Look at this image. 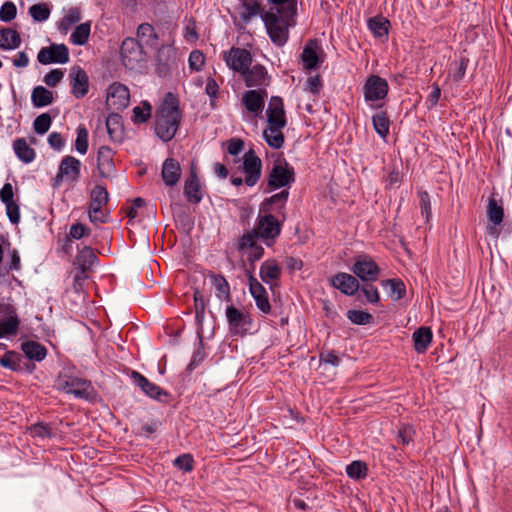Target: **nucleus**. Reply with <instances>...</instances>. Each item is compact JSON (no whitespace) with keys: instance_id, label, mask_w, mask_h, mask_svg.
Returning a JSON list of instances; mask_svg holds the SVG:
<instances>
[{"instance_id":"obj_1","label":"nucleus","mask_w":512,"mask_h":512,"mask_svg":"<svg viewBox=\"0 0 512 512\" xmlns=\"http://www.w3.org/2000/svg\"><path fill=\"white\" fill-rule=\"evenodd\" d=\"M182 113L178 97L168 92L155 115V133L164 142L172 140L179 128Z\"/></svg>"},{"instance_id":"obj_2","label":"nucleus","mask_w":512,"mask_h":512,"mask_svg":"<svg viewBox=\"0 0 512 512\" xmlns=\"http://www.w3.org/2000/svg\"><path fill=\"white\" fill-rule=\"evenodd\" d=\"M279 13V11L268 10L262 13L261 18L271 41L281 47L288 41L289 28L294 26L296 22L295 16Z\"/></svg>"},{"instance_id":"obj_3","label":"nucleus","mask_w":512,"mask_h":512,"mask_svg":"<svg viewBox=\"0 0 512 512\" xmlns=\"http://www.w3.org/2000/svg\"><path fill=\"white\" fill-rule=\"evenodd\" d=\"M281 227V222L274 215L259 213L255 227L247 233L261 238L267 246H271L280 235Z\"/></svg>"},{"instance_id":"obj_4","label":"nucleus","mask_w":512,"mask_h":512,"mask_svg":"<svg viewBox=\"0 0 512 512\" xmlns=\"http://www.w3.org/2000/svg\"><path fill=\"white\" fill-rule=\"evenodd\" d=\"M295 181L294 168L289 165L285 159H278L275 161L271 171L268 175L267 191L273 190L290 185Z\"/></svg>"},{"instance_id":"obj_5","label":"nucleus","mask_w":512,"mask_h":512,"mask_svg":"<svg viewBox=\"0 0 512 512\" xmlns=\"http://www.w3.org/2000/svg\"><path fill=\"white\" fill-rule=\"evenodd\" d=\"M123 65L134 70L141 66L146 60V53L142 44L135 38H126L120 49Z\"/></svg>"},{"instance_id":"obj_6","label":"nucleus","mask_w":512,"mask_h":512,"mask_svg":"<svg viewBox=\"0 0 512 512\" xmlns=\"http://www.w3.org/2000/svg\"><path fill=\"white\" fill-rule=\"evenodd\" d=\"M177 50L172 45L161 46L156 55L155 71L158 76L166 77L171 71L177 68Z\"/></svg>"},{"instance_id":"obj_7","label":"nucleus","mask_w":512,"mask_h":512,"mask_svg":"<svg viewBox=\"0 0 512 512\" xmlns=\"http://www.w3.org/2000/svg\"><path fill=\"white\" fill-rule=\"evenodd\" d=\"M352 272L364 282H374L380 275L377 263L368 255H359L355 259Z\"/></svg>"},{"instance_id":"obj_8","label":"nucleus","mask_w":512,"mask_h":512,"mask_svg":"<svg viewBox=\"0 0 512 512\" xmlns=\"http://www.w3.org/2000/svg\"><path fill=\"white\" fill-rule=\"evenodd\" d=\"M223 59L230 69L240 74L252 64V55L245 48L232 47L223 53Z\"/></svg>"},{"instance_id":"obj_9","label":"nucleus","mask_w":512,"mask_h":512,"mask_svg":"<svg viewBox=\"0 0 512 512\" xmlns=\"http://www.w3.org/2000/svg\"><path fill=\"white\" fill-rule=\"evenodd\" d=\"M225 314L231 334L242 336L247 333L252 323L248 313L230 305L226 308Z\"/></svg>"},{"instance_id":"obj_10","label":"nucleus","mask_w":512,"mask_h":512,"mask_svg":"<svg viewBox=\"0 0 512 512\" xmlns=\"http://www.w3.org/2000/svg\"><path fill=\"white\" fill-rule=\"evenodd\" d=\"M129 89L119 82L112 83L107 89L106 105L109 109L123 110L129 105Z\"/></svg>"},{"instance_id":"obj_11","label":"nucleus","mask_w":512,"mask_h":512,"mask_svg":"<svg viewBox=\"0 0 512 512\" xmlns=\"http://www.w3.org/2000/svg\"><path fill=\"white\" fill-rule=\"evenodd\" d=\"M37 60L43 65L50 63L65 64L69 61V50L65 44L53 43L40 49Z\"/></svg>"},{"instance_id":"obj_12","label":"nucleus","mask_w":512,"mask_h":512,"mask_svg":"<svg viewBox=\"0 0 512 512\" xmlns=\"http://www.w3.org/2000/svg\"><path fill=\"white\" fill-rule=\"evenodd\" d=\"M243 172L247 186H254L261 177L262 161L253 149L248 150L243 157Z\"/></svg>"},{"instance_id":"obj_13","label":"nucleus","mask_w":512,"mask_h":512,"mask_svg":"<svg viewBox=\"0 0 512 512\" xmlns=\"http://www.w3.org/2000/svg\"><path fill=\"white\" fill-rule=\"evenodd\" d=\"M389 86L384 78L371 75L364 84V97L366 101L374 102L383 100L388 94Z\"/></svg>"},{"instance_id":"obj_14","label":"nucleus","mask_w":512,"mask_h":512,"mask_svg":"<svg viewBox=\"0 0 512 512\" xmlns=\"http://www.w3.org/2000/svg\"><path fill=\"white\" fill-rule=\"evenodd\" d=\"M249 290L256 302L257 308L265 314L270 313L271 306L264 286L254 277L251 271H247Z\"/></svg>"},{"instance_id":"obj_15","label":"nucleus","mask_w":512,"mask_h":512,"mask_svg":"<svg viewBox=\"0 0 512 512\" xmlns=\"http://www.w3.org/2000/svg\"><path fill=\"white\" fill-rule=\"evenodd\" d=\"M131 378L134 383L149 397L158 401H167L168 392L150 382L145 376L137 371H132Z\"/></svg>"},{"instance_id":"obj_16","label":"nucleus","mask_w":512,"mask_h":512,"mask_svg":"<svg viewBox=\"0 0 512 512\" xmlns=\"http://www.w3.org/2000/svg\"><path fill=\"white\" fill-rule=\"evenodd\" d=\"M267 98V91L265 89L247 90L244 92L241 102L246 110L254 115L262 112Z\"/></svg>"},{"instance_id":"obj_17","label":"nucleus","mask_w":512,"mask_h":512,"mask_svg":"<svg viewBox=\"0 0 512 512\" xmlns=\"http://www.w3.org/2000/svg\"><path fill=\"white\" fill-rule=\"evenodd\" d=\"M71 93L77 99L83 98L89 91V77L81 67H73L70 72Z\"/></svg>"},{"instance_id":"obj_18","label":"nucleus","mask_w":512,"mask_h":512,"mask_svg":"<svg viewBox=\"0 0 512 512\" xmlns=\"http://www.w3.org/2000/svg\"><path fill=\"white\" fill-rule=\"evenodd\" d=\"M0 313L8 315V318L0 321V338L17 334L20 320L14 308L11 305L0 303Z\"/></svg>"},{"instance_id":"obj_19","label":"nucleus","mask_w":512,"mask_h":512,"mask_svg":"<svg viewBox=\"0 0 512 512\" xmlns=\"http://www.w3.org/2000/svg\"><path fill=\"white\" fill-rule=\"evenodd\" d=\"M241 76L247 87H258L261 89V87L269 84V76L266 68L260 64H256L251 68L249 67Z\"/></svg>"},{"instance_id":"obj_20","label":"nucleus","mask_w":512,"mask_h":512,"mask_svg":"<svg viewBox=\"0 0 512 512\" xmlns=\"http://www.w3.org/2000/svg\"><path fill=\"white\" fill-rule=\"evenodd\" d=\"M267 124H275L286 126V112L284 109L283 99L279 96H272L270 98L268 108L266 110Z\"/></svg>"},{"instance_id":"obj_21","label":"nucleus","mask_w":512,"mask_h":512,"mask_svg":"<svg viewBox=\"0 0 512 512\" xmlns=\"http://www.w3.org/2000/svg\"><path fill=\"white\" fill-rule=\"evenodd\" d=\"M257 240L258 238L254 237V235L245 233L238 242L239 250H249L247 259L251 264L260 260L264 255V248L257 243Z\"/></svg>"},{"instance_id":"obj_22","label":"nucleus","mask_w":512,"mask_h":512,"mask_svg":"<svg viewBox=\"0 0 512 512\" xmlns=\"http://www.w3.org/2000/svg\"><path fill=\"white\" fill-rule=\"evenodd\" d=\"M61 388L68 394L87 399L90 395L91 383L82 378L71 377L61 384Z\"/></svg>"},{"instance_id":"obj_23","label":"nucleus","mask_w":512,"mask_h":512,"mask_svg":"<svg viewBox=\"0 0 512 512\" xmlns=\"http://www.w3.org/2000/svg\"><path fill=\"white\" fill-rule=\"evenodd\" d=\"M97 169L103 178H108L115 171L113 151L108 146H101L97 153Z\"/></svg>"},{"instance_id":"obj_24","label":"nucleus","mask_w":512,"mask_h":512,"mask_svg":"<svg viewBox=\"0 0 512 512\" xmlns=\"http://www.w3.org/2000/svg\"><path fill=\"white\" fill-rule=\"evenodd\" d=\"M332 285L349 296L354 295L360 288L357 278L344 272H340L333 277Z\"/></svg>"},{"instance_id":"obj_25","label":"nucleus","mask_w":512,"mask_h":512,"mask_svg":"<svg viewBox=\"0 0 512 512\" xmlns=\"http://www.w3.org/2000/svg\"><path fill=\"white\" fill-rule=\"evenodd\" d=\"M487 217L488 220L493 223V227H489V233L491 235H497V228L496 226L500 225L504 218V209L502 204H499L494 196L492 195L488 199V205H487Z\"/></svg>"},{"instance_id":"obj_26","label":"nucleus","mask_w":512,"mask_h":512,"mask_svg":"<svg viewBox=\"0 0 512 512\" xmlns=\"http://www.w3.org/2000/svg\"><path fill=\"white\" fill-rule=\"evenodd\" d=\"M162 179L167 186H174L181 176L180 164L173 158H167L162 167Z\"/></svg>"},{"instance_id":"obj_27","label":"nucleus","mask_w":512,"mask_h":512,"mask_svg":"<svg viewBox=\"0 0 512 512\" xmlns=\"http://www.w3.org/2000/svg\"><path fill=\"white\" fill-rule=\"evenodd\" d=\"M285 126L267 124V127L263 131V138L267 145L273 149H280L285 142V136L283 128Z\"/></svg>"},{"instance_id":"obj_28","label":"nucleus","mask_w":512,"mask_h":512,"mask_svg":"<svg viewBox=\"0 0 512 512\" xmlns=\"http://www.w3.org/2000/svg\"><path fill=\"white\" fill-rule=\"evenodd\" d=\"M184 195L191 203L197 204L202 200L200 181L194 170H191L189 178L185 181Z\"/></svg>"},{"instance_id":"obj_29","label":"nucleus","mask_w":512,"mask_h":512,"mask_svg":"<svg viewBox=\"0 0 512 512\" xmlns=\"http://www.w3.org/2000/svg\"><path fill=\"white\" fill-rule=\"evenodd\" d=\"M303 67L307 70H313L318 68L319 56H318V45L315 40H310L304 47L301 54Z\"/></svg>"},{"instance_id":"obj_30","label":"nucleus","mask_w":512,"mask_h":512,"mask_svg":"<svg viewBox=\"0 0 512 512\" xmlns=\"http://www.w3.org/2000/svg\"><path fill=\"white\" fill-rule=\"evenodd\" d=\"M81 162L73 156H65L59 166L60 174L70 181H76L80 175Z\"/></svg>"},{"instance_id":"obj_31","label":"nucleus","mask_w":512,"mask_h":512,"mask_svg":"<svg viewBox=\"0 0 512 512\" xmlns=\"http://www.w3.org/2000/svg\"><path fill=\"white\" fill-rule=\"evenodd\" d=\"M13 150L20 161L25 164L31 163L35 157V150L30 147L25 138H17L13 142Z\"/></svg>"},{"instance_id":"obj_32","label":"nucleus","mask_w":512,"mask_h":512,"mask_svg":"<svg viewBox=\"0 0 512 512\" xmlns=\"http://www.w3.org/2000/svg\"><path fill=\"white\" fill-rule=\"evenodd\" d=\"M281 267L275 259H269L262 263L260 267V277L263 282L271 284L281 276Z\"/></svg>"},{"instance_id":"obj_33","label":"nucleus","mask_w":512,"mask_h":512,"mask_svg":"<svg viewBox=\"0 0 512 512\" xmlns=\"http://www.w3.org/2000/svg\"><path fill=\"white\" fill-rule=\"evenodd\" d=\"M412 338L415 350L424 353L432 341V331L429 327L422 326L413 333Z\"/></svg>"},{"instance_id":"obj_34","label":"nucleus","mask_w":512,"mask_h":512,"mask_svg":"<svg viewBox=\"0 0 512 512\" xmlns=\"http://www.w3.org/2000/svg\"><path fill=\"white\" fill-rule=\"evenodd\" d=\"M21 44L19 33L12 28L0 29V48L4 50L16 49Z\"/></svg>"},{"instance_id":"obj_35","label":"nucleus","mask_w":512,"mask_h":512,"mask_svg":"<svg viewBox=\"0 0 512 512\" xmlns=\"http://www.w3.org/2000/svg\"><path fill=\"white\" fill-rule=\"evenodd\" d=\"M137 38L148 47H155L158 44L159 36L154 27L149 23H142L137 28Z\"/></svg>"},{"instance_id":"obj_36","label":"nucleus","mask_w":512,"mask_h":512,"mask_svg":"<svg viewBox=\"0 0 512 512\" xmlns=\"http://www.w3.org/2000/svg\"><path fill=\"white\" fill-rule=\"evenodd\" d=\"M194 307H195V318L197 322V335L202 341L203 337V319L205 315L206 302L198 289L194 291Z\"/></svg>"},{"instance_id":"obj_37","label":"nucleus","mask_w":512,"mask_h":512,"mask_svg":"<svg viewBox=\"0 0 512 512\" xmlns=\"http://www.w3.org/2000/svg\"><path fill=\"white\" fill-rule=\"evenodd\" d=\"M21 348L26 357L30 360L40 362L47 355L46 348L42 344L35 341L24 342L22 343Z\"/></svg>"},{"instance_id":"obj_38","label":"nucleus","mask_w":512,"mask_h":512,"mask_svg":"<svg viewBox=\"0 0 512 512\" xmlns=\"http://www.w3.org/2000/svg\"><path fill=\"white\" fill-rule=\"evenodd\" d=\"M109 201V194L105 186L96 185L90 194L89 208L97 209L103 208Z\"/></svg>"},{"instance_id":"obj_39","label":"nucleus","mask_w":512,"mask_h":512,"mask_svg":"<svg viewBox=\"0 0 512 512\" xmlns=\"http://www.w3.org/2000/svg\"><path fill=\"white\" fill-rule=\"evenodd\" d=\"M52 91L43 86H36L31 94V100L35 107L48 106L53 102Z\"/></svg>"},{"instance_id":"obj_40","label":"nucleus","mask_w":512,"mask_h":512,"mask_svg":"<svg viewBox=\"0 0 512 512\" xmlns=\"http://www.w3.org/2000/svg\"><path fill=\"white\" fill-rule=\"evenodd\" d=\"M240 18L243 22L248 23L252 17L261 14L262 15V7L259 2L252 1L248 2L247 0H243L240 4Z\"/></svg>"},{"instance_id":"obj_41","label":"nucleus","mask_w":512,"mask_h":512,"mask_svg":"<svg viewBox=\"0 0 512 512\" xmlns=\"http://www.w3.org/2000/svg\"><path fill=\"white\" fill-rule=\"evenodd\" d=\"M373 127L376 133L382 138L389 134L390 120L385 111H380L372 117Z\"/></svg>"},{"instance_id":"obj_42","label":"nucleus","mask_w":512,"mask_h":512,"mask_svg":"<svg viewBox=\"0 0 512 512\" xmlns=\"http://www.w3.org/2000/svg\"><path fill=\"white\" fill-rule=\"evenodd\" d=\"M272 4L269 10L279 11V14L295 16L297 13V0H269Z\"/></svg>"},{"instance_id":"obj_43","label":"nucleus","mask_w":512,"mask_h":512,"mask_svg":"<svg viewBox=\"0 0 512 512\" xmlns=\"http://www.w3.org/2000/svg\"><path fill=\"white\" fill-rule=\"evenodd\" d=\"M80 19V9L78 7H72L60 21L58 29L61 33L66 34L74 24L80 21Z\"/></svg>"},{"instance_id":"obj_44","label":"nucleus","mask_w":512,"mask_h":512,"mask_svg":"<svg viewBox=\"0 0 512 512\" xmlns=\"http://www.w3.org/2000/svg\"><path fill=\"white\" fill-rule=\"evenodd\" d=\"M79 268L83 271L89 270L97 260V257L90 247H84L76 257Z\"/></svg>"},{"instance_id":"obj_45","label":"nucleus","mask_w":512,"mask_h":512,"mask_svg":"<svg viewBox=\"0 0 512 512\" xmlns=\"http://www.w3.org/2000/svg\"><path fill=\"white\" fill-rule=\"evenodd\" d=\"M383 286L389 288L390 297L397 301L402 299L406 293L405 284L399 279H388L382 282Z\"/></svg>"},{"instance_id":"obj_46","label":"nucleus","mask_w":512,"mask_h":512,"mask_svg":"<svg viewBox=\"0 0 512 512\" xmlns=\"http://www.w3.org/2000/svg\"><path fill=\"white\" fill-rule=\"evenodd\" d=\"M91 31V23L85 22L78 25L71 34V42L76 45H84L88 42Z\"/></svg>"},{"instance_id":"obj_47","label":"nucleus","mask_w":512,"mask_h":512,"mask_svg":"<svg viewBox=\"0 0 512 512\" xmlns=\"http://www.w3.org/2000/svg\"><path fill=\"white\" fill-rule=\"evenodd\" d=\"M390 22L383 17H373L368 20V27L376 37L387 36Z\"/></svg>"},{"instance_id":"obj_48","label":"nucleus","mask_w":512,"mask_h":512,"mask_svg":"<svg viewBox=\"0 0 512 512\" xmlns=\"http://www.w3.org/2000/svg\"><path fill=\"white\" fill-rule=\"evenodd\" d=\"M122 117L118 113H110L106 119L107 132L111 139H116L122 131Z\"/></svg>"},{"instance_id":"obj_49","label":"nucleus","mask_w":512,"mask_h":512,"mask_svg":"<svg viewBox=\"0 0 512 512\" xmlns=\"http://www.w3.org/2000/svg\"><path fill=\"white\" fill-rule=\"evenodd\" d=\"M212 284L216 288V295L218 298H225L226 300H230V287L222 275L212 274L211 276Z\"/></svg>"},{"instance_id":"obj_50","label":"nucleus","mask_w":512,"mask_h":512,"mask_svg":"<svg viewBox=\"0 0 512 512\" xmlns=\"http://www.w3.org/2000/svg\"><path fill=\"white\" fill-rule=\"evenodd\" d=\"M368 467L365 462L353 461L346 467L347 475L356 480L364 479L367 476Z\"/></svg>"},{"instance_id":"obj_51","label":"nucleus","mask_w":512,"mask_h":512,"mask_svg":"<svg viewBox=\"0 0 512 512\" xmlns=\"http://www.w3.org/2000/svg\"><path fill=\"white\" fill-rule=\"evenodd\" d=\"M20 362V354L13 351H8L3 357H0V365L12 371H17L20 369Z\"/></svg>"},{"instance_id":"obj_52","label":"nucleus","mask_w":512,"mask_h":512,"mask_svg":"<svg viewBox=\"0 0 512 512\" xmlns=\"http://www.w3.org/2000/svg\"><path fill=\"white\" fill-rule=\"evenodd\" d=\"M347 318L357 325H366L373 322L374 317L372 314L362 310H349L347 312Z\"/></svg>"},{"instance_id":"obj_53","label":"nucleus","mask_w":512,"mask_h":512,"mask_svg":"<svg viewBox=\"0 0 512 512\" xmlns=\"http://www.w3.org/2000/svg\"><path fill=\"white\" fill-rule=\"evenodd\" d=\"M29 14L34 21L43 22L50 16V8L46 3L34 4L29 8Z\"/></svg>"},{"instance_id":"obj_54","label":"nucleus","mask_w":512,"mask_h":512,"mask_svg":"<svg viewBox=\"0 0 512 512\" xmlns=\"http://www.w3.org/2000/svg\"><path fill=\"white\" fill-rule=\"evenodd\" d=\"M289 197V191L288 190H282L281 192L272 195L269 198H266L262 204H261V212H269L270 206L273 204H276L278 202H283L282 206L280 208H284L285 202L287 201Z\"/></svg>"},{"instance_id":"obj_55","label":"nucleus","mask_w":512,"mask_h":512,"mask_svg":"<svg viewBox=\"0 0 512 512\" xmlns=\"http://www.w3.org/2000/svg\"><path fill=\"white\" fill-rule=\"evenodd\" d=\"M151 116V105L144 101L142 106H136L133 108V117L132 120L135 123H144Z\"/></svg>"},{"instance_id":"obj_56","label":"nucleus","mask_w":512,"mask_h":512,"mask_svg":"<svg viewBox=\"0 0 512 512\" xmlns=\"http://www.w3.org/2000/svg\"><path fill=\"white\" fill-rule=\"evenodd\" d=\"M51 123H52L51 116L48 113H43V114L37 116L36 119L34 120V123H33L34 131L39 135H43L49 130Z\"/></svg>"},{"instance_id":"obj_57","label":"nucleus","mask_w":512,"mask_h":512,"mask_svg":"<svg viewBox=\"0 0 512 512\" xmlns=\"http://www.w3.org/2000/svg\"><path fill=\"white\" fill-rule=\"evenodd\" d=\"M75 149L80 154H86L88 150V131L85 127L79 126L77 128V137L75 141Z\"/></svg>"},{"instance_id":"obj_58","label":"nucleus","mask_w":512,"mask_h":512,"mask_svg":"<svg viewBox=\"0 0 512 512\" xmlns=\"http://www.w3.org/2000/svg\"><path fill=\"white\" fill-rule=\"evenodd\" d=\"M17 14V8L13 2H5L0 8V20L3 22L12 21Z\"/></svg>"},{"instance_id":"obj_59","label":"nucleus","mask_w":512,"mask_h":512,"mask_svg":"<svg viewBox=\"0 0 512 512\" xmlns=\"http://www.w3.org/2000/svg\"><path fill=\"white\" fill-rule=\"evenodd\" d=\"M419 205L421 208L422 215L425 216L426 221L428 222L431 217V201L430 196L427 191H419Z\"/></svg>"},{"instance_id":"obj_60","label":"nucleus","mask_w":512,"mask_h":512,"mask_svg":"<svg viewBox=\"0 0 512 512\" xmlns=\"http://www.w3.org/2000/svg\"><path fill=\"white\" fill-rule=\"evenodd\" d=\"M174 465L185 472H190L194 468V460L190 454H182L174 460Z\"/></svg>"},{"instance_id":"obj_61","label":"nucleus","mask_w":512,"mask_h":512,"mask_svg":"<svg viewBox=\"0 0 512 512\" xmlns=\"http://www.w3.org/2000/svg\"><path fill=\"white\" fill-rule=\"evenodd\" d=\"M32 437L47 438L52 436L51 428L43 423H37L29 427L28 429Z\"/></svg>"},{"instance_id":"obj_62","label":"nucleus","mask_w":512,"mask_h":512,"mask_svg":"<svg viewBox=\"0 0 512 512\" xmlns=\"http://www.w3.org/2000/svg\"><path fill=\"white\" fill-rule=\"evenodd\" d=\"M205 63L204 54L199 50H194L189 56V66L192 70L199 71Z\"/></svg>"},{"instance_id":"obj_63","label":"nucleus","mask_w":512,"mask_h":512,"mask_svg":"<svg viewBox=\"0 0 512 512\" xmlns=\"http://www.w3.org/2000/svg\"><path fill=\"white\" fill-rule=\"evenodd\" d=\"M64 73L61 69H53L44 76V82L49 87H55L62 79Z\"/></svg>"},{"instance_id":"obj_64","label":"nucleus","mask_w":512,"mask_h":512,"mask_svg":"<svg viewBox=\"0 0 512 512\" xmlns=\"http://www.w3.org/2000/svg\"><path fill=\"white\" fill-rule=\"evenodd\" d=\"M6 206V213L13 224H18L20 221V209L18 204L15 201H11L8 203H5Z\"/></svg>"}]
</instances>
